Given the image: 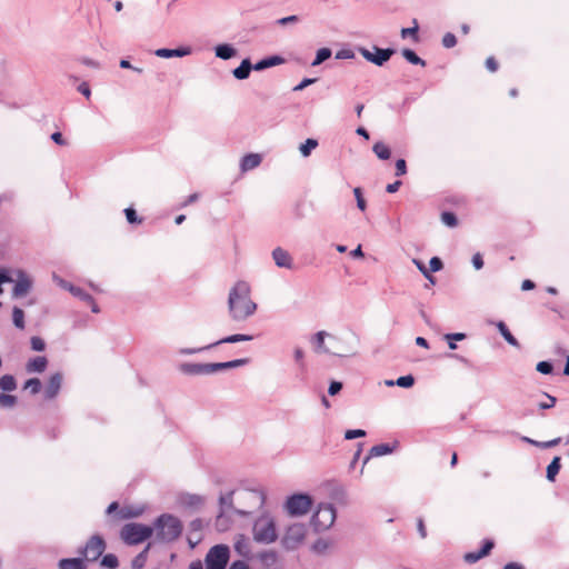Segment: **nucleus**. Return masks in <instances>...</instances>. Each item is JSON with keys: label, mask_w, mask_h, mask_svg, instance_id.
I'll list each match as a JSON object with an SVG mask.
<instances>
[{"label": "nucleus", "mask_w": 569, "mask_h": 569, "mask_svg": "<svg viewBox=\"0 0 569 569\" xmlns=\"http://www.w3.org/2000/svg\"><path fill=\"white\" fill-rule=\"evenodd\" d=\"M233 493H234V491H229L219 497V506H220V513L218 516L219 519H221L224 515H227L229 512H233L241 517L249 515V511L233 507Z\"/></svg>", "instance_id": "12"}, {"label": "nucleus", "mask_w": 569, "mask_h": 569, "mask_svg": "<svg viewBox=\"0 0 569 569\" xmlns=\"http://www.w3.org/2000/svg\"><path fill=\"white\" fill-rule=\"evenodd\" d=\"M407 173V163L403 159L396 161V176L400 177Z\"/></svg>", "instance_id": "57"}, {"label": "nucleus", "mask_w": 569, "mask_h": 569, "mask_svg": "<svg viewBox=\"0 0 569 569\" xmlns=\"http://www.w3.org/2000/svg\"><path fill=\"white\" fill-rule=\"evenodd\" d=\"M331 53L332 52L329 48L319 49L316 53V58L312 61L311 66L317 67V66L321 64L323 61H326L327 59H329L331 57Z\"/></svg>", "instance_id": "38"}, {"label": "nucleus", "mask_w": 569, "mask_h": 569, "mask_svg": "<svg viewBox=\"0 0 569 569\" xmlns=\"http://www.w3.org/2000/svg\"><path fill=\"white\" fill-rule=\"evenodd\" d=\"M52 279L53 281L62 289L67 290L70 292V288H73V284L63 280L61 277H59L58 274L53 273L52 276Z\"/></svg>", "instance_id": "56"}, {"label": "nucleus", "mask_w": 569, "mask_h": 569, "mask_svg": "<svg viewBox=\"0 0 569 569\" xmlns=\"http://www.w3.org/2000/svg\"><path fill=\"white\" fill-rule=\"evenodd\" d=\"M243 501L248 502L252 507H262L264 503V495L258 490H247L242 492Z\"/></svg>", "instance_id": "22"}, {"label": "nucleus", "mask_w": 569, "mask_h": 569, "mask_svg": "<svg viewBox=\"0 0 569 569\" xmlns=\"http://www.w3.org/2000/svg\"><path fill=\"white\" fill-rule=\"evenodd\" d=\"M457 43V38L453 33L448 32L442 38V44L445 48H453Z\"/></svg>", "instance_id": "50"}, {"label": "nucleus", "mask_w": 569, "mask_h": 569, "mask_svg": "<svg viewBox=\"0 0 569 569\" xmlns=\"http://www.w3.org/2000/svg\"><path fill=\"white\" fill-rule=\"evenodd\" d=\"M396 446H391L389 443H380V445H377V446H373L370 451H369V455L365 458L363 460V466L369 461L370 458L372 457H381V456H385V455H389V453H392L393 450H395Z\"/></svg>", "instance_id": "24"}, {"label": "nucleus", "mask_w": 569, "mask_h": 569, "mask_svg": "<svg viewBox=\"0 0 569 569\" xmlns=\"http://www.w3.org/2000/svg\"><path fill=\"white\" fill-rule=\"evenodd\" d=\"M483 557L485 556L481 553V551L478 550L477 552H468V553H466L463 559L468 563H475V562H477L478 560H480Z\"/></svg>", "instance_id": "55"}, {"label": "nucleus", "mask_w": 569, "mask_h": 569, "mask_svg": "<svg viewBox=\"0 0 569 569\" xmlns=\"http://www.w3.org/2000/svg\"><path fill=\"white\" fill-rule=\"evenodd\" d=\"M353 194L357 200V207L359 210L365 211L367 209V202L363 198L361 188L357 187L353 189Z\"/></svg>", "instance_id": "46"}, {"label": "nucleus", "mask_w": 569, "mask_h": 569, "mask_svg": "<svg viewBox=\"0 0 569 569\" xmlns=\"http://www.w3.org/2000/svg\"><path fill=\"white\" fill-rule=\"evenodd\" d=\"M250 292V286L246 281H238L230 289L228 309L231 319L243 321L256 312L257 305L251 300Z\"/></svg>", "instance_id": "1"}, {"label": "nucleus", "mask_w": 569, "mask_h": 569, "mask_svg": "<svg viewBox=\"0 0 569 569\" xmlns=\"http://www.w3.org/2000/svg\"><path fill=\"white\" fill-rule=\"evenodd\" d=\"M106 550V542L100 536H92L80 551L87 561L98 560Z\"/></svg>", "instance_id": "11"}, {"label": "nucleus", "mask_w": 569, "mask_h": 569, "mask_svg": "<svg viewBox=\"0 0 569 569\" xmlns=\"http://www.w3.org/2000/svg\"><path fill=\"white\" fill-rule=\"evenodd\" d=\"M180 371L187 375H209L208 363H190L184 362L180 365Z\"/></svg>", "instance_id": "21"}, {"label": "nucleus", "mask_w": 569, "mask_h": 569, "mask_svg": "<svg viewBox=\"0 0 569 569\" xmlns=\"http://www.w3.org/2000/svg\"><path fill=\"white\" fill-rule=\"evenodd\" d=\"M552 365L551 362L549 361H540L538 362L537 365V370L540 372V373H543V375H549L552 372Z\"/></svg>", "instance_id": "54"}, {"label": "nucleus", "mask_w": 569, "mask_h": 569, "mask_svg": "<svg viewBox=\"0 0 569 569\" xmlns=\"http://www.w3.org/2000/svg\"><path fill=\"white\" fill-rule=\"evenodd\" d=\"M521 440L527 442V443H530V445H532L535 447L542 448V449H548V448H552V447L559 445L560 441H561V438H555L552 440L543 441V442L533 440V439H531L529 437H522Z\"/></svg>", "instance_id": "31"}, {"label": "nucleus", "mask_w": 569, "mask_h": 569, "mask_svg": "<svg viewBox=\"0 0 569 569\" xmlns=\"http://www.w3.org/2000/svg\"><path fill=\"white\" fill-rule=\"evenodd\" d=\"M48 360L46 357H36L33 359H30L27 363V371L29 373L32 372H43L47 368Z\"/></svg>", "instance_id": "25"}, {"label": "nucleus", "mask_w": 569, "mask_h": 569, "mask_svg": "<svg viewBox=\"0 0 569 569\" xmlns=\"http://www.w3.org/2000/svg\"><path fill=\"white\" fill-rule=\"evenodd\" d=\"M41 381L38 378H31L26 381L23 388L29 390L32 395H37L41 390Z\"/></svg>", "instance_id": "41"}, {"label": "nucleus", "mask_w": 569, "mask_h": 569, "mask_svg": "<svg viewBox=\"0 0 569 569\" xmlns=\"http://www.w3.org/2000/svg\"><path fill=\"white\" fill-rule=\"evenodd\" d=\"M472 264L476 270H480L483 267V259L479 252L472 256Z\"/></svg>", "instance_id": "63"}, {"label": "nucleus", "mask_w": 569, "mask_h": 569, "mask_svg": "<svg viewBox=\"0 0 569 569\" xmlns=\"http://www.w3.org/2000/svg\"><path fill=\"white\" fill-rule=\"evenodd\" d=\"M318 147V141L316 139L309 138L303 143L300 144L299 151L302 157L307 158L310 156L311 151Z\"/></svg>", "instance_id": "35"}, {"label": "nucleus", "mask_w": 569, "mask_h": 569, "mask_svg": "<svg viewBox=\"0 0 569 569\" xmlns=\"http://www.w3.org/2000/svg\"><path fill=\"white\" fill-rule=\"evenodd\" d=\"M252 339H253V337L250 335L237 333V335H232V336L222 338V339L207 346V348H212V347H216L221 343H236V342H242V341H251Z\"/></svg>", "instance_id": "27"}, {"label": "nucleus", "mask_w": 569, "mask_h": 569, "mask_svg": "<svg viewBox=\"0 0 569 569\" xmlns=\"http://www.w3.org/2000/svg\"><path fill=\"white\" fill-rule=\"evenodd\" d=\"M560 457H555L547 467V479L551 482L556 480V476L560 470Z\"/></svg>", "instance_id": "32"}, {"label": "nucleus", "mask_w": 569, "mask_h": 569, "mask_svg": "<svg viewBox=\"0 0 569 569\" xmlns=\"http://www.w3.org/2000/svg\"><path fill=\"white\" fill-rule=\"evenodd\" d=\"M283 61H284V59L282 57H280V56H271V57H268V58H264V59L258 61L253 66V69L257 70V71H261V70H264L267 68H271V67L281 64Z\"/></svg>", "instance_id": "26"}, {"label": "nucleus", "mask_w": 569, "mask_h": 569, "mask_svg": "<svg viewBox=\"0 0 569 569\" xmlns=\"http://www.w3.org/2000/svg\"><path fill=\"white\" fill-rule=\"evenodd\" d=\"M230 560V548L220 543L211 547L204 557V569H226Z\"/></svg>", "instance_id": "7"}, {"label": "nucleus", "mask_w": 569, "mask_h": 569, "mask_svg": "<svg viewBox=\"0 0 569 569\" xmlns=\"http://www.w3.org/2000/svg\"><path fill=\"white\" fill-rule=\"evenodd\" d=\"M152 528L157 540L171 542L180 537L182 522L173 515L163 513L156 519Z\"/></svg>", "instance_id": "2"}, {"label": "nucleus", "mask_w": 569, "mask_h": 569, "mask_svg": "<svg viewBox=\"0 0 569 569\" xmlns=\"http://www.w3.org/2000/svg\"><path fill=\"white\" fill-rule=\"evenodd\" d=\"M252 537L258 543L271 545L278 539L274 517L269 512L261 513L252 525Z\"/></svg>", "instance_id": "3"}, {"label": "nucleus", "mask_w": 569, "mask_h": 569, "mask_svg": "<svg viewBox=\"0 0 569 569\" xmlns=\"http://www.w3.org/2000/svg\"><path fill=\"white\" fill-rule=\"evenodd\" d=\"M342 389V383L339 381H332L329 386L328 392L330 396H336Z\"/></svg>", "instance_id": "61"}, {"label": "nucleus", "mask_w": 569, "mask_h": 569, "mask_svg": "<svg viewBox=\"0 0 569 569\" xmlns=\"http://www.w3.org/2000/svg\"><path fill=\"white\" fill-rule=\"evenodd\" d=\"M30 342H31V348L34 351H43L46 348V343L40 337H32Z\"/></svg>", "instance_id": "53"}, {"label": "nucleus", "mask_w": 569, "mask_h": 569, "mask_svg": "<svg viewBox=\"0 0 569 569\" xmlns=\"http://www.w3.org/2000/svg\"><path fill=\"white\" fill-rule=\"evenodd\" d=\"M401 53H402V57L411 64H419L422 67L426 66V61L423 59H421L420 57H418L413 50L403 49Z\"/></svg>", "instance_id": "37"}, {"label": "nucleus", "mask_w": 569, "mask_h": 569, "mask_svg": "<svg viewBox=\"0 0 569 569\" xmlns=\"http://www.w3.org/2000/svg\"><path fill=\"white\" fill-rule=\"evenodd\" d=\"M233 549L242 558L249 559L252 556L251 541L247 536L242 533H238L234 536Z\"/></svg>", "instance_id": "14"}, {"label": "nucleus", "mask_w": 569, "mask_h": 569, "mask_svg": "<svg viewBox=\"0 0 569 569\" xmlns=\"http://www.w3.org/2000/svg\"><path fill=\"white\" fill-rule=\"evenodd\" d=\"M496 326H497L499 332L501 333V336L505 338V340L509 345L515 346V347L519 346L517 339L511 335V332L509 331V329L507 328L505 322L499 321V322H497Z\"/></svg>", "instance_id": "33"}, {"label": "nucleus", "mask_w": 569, "mask_h": 569, "mask_svg": "<svg viewBox=\"0 0 569 569\" xmlns=\"http://www.w3.org/2000/svg\"><path fill=\"white\" fill-rule=\"evenodd\" d=\"M70 293L84 302L91 301V296L79 287L73 286V288H70Z\"/></svg>", "instance_id": "48"}, {"label": "nucleus", "mask_w": 569, "mask_h": 569, "mask_svg": "<svg viewBox=\"0 0 569 569\" xmlns=\"http://www.w3.org/2000/svg\"><path fill=\"white\" fill-rule=\"evenodd\" d=\"M228 569H250L243 560L233 561Z\"/></svg>", "instance_id": "64"}, {"label": "nucleus", "mask_w": 569, "mask_h": 569, "mask_svg": "<svg viewBox=\"0 0 569 569\" xmlns=\"http://www.w3.org/2000/svg\"><path fill=\"white\" fill-rule=\"evenodd\" d=\"M313 505L311 496L307 493H295L287 498L284 509L292 517L307 515Z\"/></svg>", "instance_id": "8"}, {"label": "nucleus", "mask_w": 569, "mask_h": 569, "mask_svg": "<svg viewBox=\"0 0 569 569\" xmlns=\"http://www.w3.org/2000/svg\"><path fill=\"white\" fill-rule=\"evenodd\" d=\"M149 547H147L143 551H141L134 559L132 560V568L133 569H140L143 567L146 559H147V552Z\"/></svg>", "instance_id": "45"}, {"label": "nucleus", "mask_w": 569, "mask_h": 569, "mask_svg": "<svg viewBox=\"0 0 569 569\" xmlns=\"http://www.w3.org/2000/svg\"><path fill=\"white\" fill-rule=\"evenodd\" d=\"M412 262L416 264L418 270L423 274L427 280H432V274L426 268L425 263L418 259H413Z\"/></svg>", "instance_id": "51"}, {"label": "nucleus", "mask_w": 569, "mask_h": 569, "mask_svg": "<svg viewBox=\"0 0 569 569\" xmlns=\"http://www.w3.org/2000/svg\"><path fill=\"white\" fill-rule=\"evenodd\" d=\"M59 569H87L81 558H66L58 562Z\"/></svg>", "instance_id": "30"}, {"label": "nucleus", "mask_w": 569, "mask_h": 569, "mask_svg": "<svg viewBox=\"0 0 569 569\" xmlns=\"http://www.w3.org/2000/svg\"><path fill=\"white\" fill-rule=\"evenodd\" d=\"M366 431L362 429H353V430H347L345 433V439L352 440L356 438L365 437Z\"/></svg>", "instance_id": "52"}, {"label": "nucleus", "mask_w": 569, "mask_h": 569, "mask_svg": "<svg viewBox=\"0 0 569 569\" xmlns=\"http://www.w3.org/2000/svg\"><path fill=\"white\" fill-rule=\"evenodd\" d=\"M445 339L448 341V347L451 350H455V349H457V345L453 343V340L461 341V340L466 339V335L462 332L447 333V335H445Z\"/></svg>", "instance_id": "42"}, {"label": "nucleus", "mask_w": 569, "mask_h": 569, "mask_svg": "<svg viewBox=\"0 0 569 569\" xmlns=\"http://www.w3.org/2000/svg\"><path fill=\"white\" fill-rule=\"evenodd\" d=\"M248 363V359H236L227 362H216V363H208L209 367V375L216 373L220 370L224 369H233L241 366H244Z\"/></svg>", "instance_id": "19"}, {"label": "nucleus", "mask_w": 569, "mask_h": 569, "mask_svg": "<svg viewBox=\"0 0 569 569\" xmlns=\"http://www.w3.org/2000/svg\"><path fill=\"white\" fill-rule=\"evenodd\" d=\"M259 558L264 565H273L277 560V555L274 551H264L260 553Z\"/></svg>", "instance_id": "49"}, {"label": "nucleus", "mask_w": 569, "mask_h": 569, "mask_svg": "<svg viewBox=\"0 0 569 569\" xmlns=\"http://www.w3.org/2000/svg\"><path fill=\"white\" fill-rule=\"evenodd\" d=\"M62 383V375L60 372L53 373L44 389L46 399H53L58 396Z\"/></svg>", "instance_id": "16"}, {"label": "nucleus", "mask_w": 569, "mask_h": 569, "mask_svg": "<svg viewBox=\"0 0 569 569\" xmlns=\"http://www.w3.org/2000/svg\"><path fill=\"white\" fill-rule=\"evenodd\" d=\"M330 337L332 335L328 333L327 331H318L315 333L311 338V343L313 346V349L317 353H329L330 355V347L326 346L325 340L328 338L330 340Z\"/></svg>", "instance_id": "17"}, {"label": "nucleus", "mask_w": 569, "mask_h": 569, "mask_svg": "<svg viewBox=\"0 0 569 569\" xmlns=\"http://www.w3.org/2000/svg\"><path fill=\"white\" fill-rule=\"evenodd\" d=\"M214 53L217 58H220L222 60L231 59L236 56L237 51L236 49L228 43L218 44L214 48Z\"/></svg>", "instance_id": "28"}, {"label": "nucleus", "mask_w": 569, "mask_h": 569, "mask_svg": "<svg viewBox=\"0 0 569 569\" xmlns=\"http://www.w3.org/2000/svg\"><path fill=\"white\" fill-rule=\"evenodd\" d=\"M441 221L443 224L448 227H456L458 224V219L455 213L446 211L441 213Z\"/></svg>", "instance_id": "44"}, {"label": "nucleus", "mask_w": 569, "mask_h": 569, "mask_svg": "<svg viewBox=\"0 0 569 569\" xmlns=\"http://www.w3.org/2000/svg\"><path fill=\"white\" fill-rule=\"evenodd\" d=\"M17 403V397L6 393H0V407L12 408Z\"/></svg>", "instance_id": "43"}, {"label": "nucleus", "mask_w": 569, "mask_h": 569, "mask_svg": "<svg viewBox=\"0 0 569 569\" xmlns=\"http://www.w3.org/2000/svg\"><path fill=\"white\" fill-rule=\"evenodd\" d=\"M355 53L350 49H342L336 53V59H352Z\"/></svg>", "instance_id": "62"}, {"label": "nucleus", "mask_w": 569, "mask_h": 569, "mask_svg": "<svg viewBox=\"0 0 569 569\" xmlns=\"http://www.w3.org/2000/svg\"><path fill=\"white\" fill-rule=\"evenodd\" d=\"M307 527L303 523H293L289 526L281 539V545L286 550H296L305 541Z\"/></svg>", "instance_id": "9"}, {"label": "nucleus", "mask_w": 569, "mask_h": 569, "mask_svg": "<svg viewBox=\"0 0 569 569\" xmlns=\"http://www.w3.org/2000/svg\"><path fill=\"white\" fill-rule=\"evenodd\" d=\"M190 53H191V49L189 47H181V48H177V49L161 48V49H157L154 51V54L159 58H173V57L182 58V57L189 56Z\"/></svg>", "instance_id": "20"}, {"label": "nucleus", "mask_w": 569, "mask_h": 569, "mask_svg": "<svg viewBox=\"0 0 569 569\" xmlns=\"http://www.w3.org/2000/svg\"><path fill=\"white\" fill-rule=\"evenodd\" d=\"M124 213H126L128 222H130V223L141 222V220L138 218L137 212H136L134 209L127 208L124 210Z\"/></svg>", "instance_id": "58"}, {"label": "nucleus", "mask_w": 569, "mask_h": 569, "mask_svg": "<svg viewBox=\"0 0 569 569\" xmlns=\"http://www.w3.org/2000/svg\"><path fill=\"white\" fill-rule=\"evenodd\" d=\"M12 321H13V325L19 328V329H23L24 328V312L21 308L19 307H14L13 310H12Z\"/></svg>", "instance_id": "39"}, {"label": "nucleus", "mask_w": 569, "mask_h": 569, "mask_svg": "<svg viewBox=\"0 0 569 569\" xmlns=\"http://www.w3.org/2000/svg\"><path fill=\"white\" fill-rule=\"evenodd\" d=\"M32 287V281L23 271L18 272V279L12 290L13 298H21L26 296Z\"/></svg>", "instance_id": "15"}, {"label": "nucleus", "mask_w": 569, "mask_h": 569, "mask_svg": "<svg viewBox=\"0 0 569 569\" xmlns=\"http://www.w3.org/2000/svg\"><path fill=\"white\" fill-rule=\"evenodd\" d=\"M204 498L194 493H182L178 497V505L187 510H199L204 505Z\"/></svg>", "instance_id": "13"}, {"label": "nucleus", "mask_w": 569, "mask_h": 569, "mask_svg": "<svg viewBox=\"0 0 569 569\" xmlns=\"http://www.w3.org/2000/svg\"><path fill=\"white\" fill-rule=\"evenodd\" d=\"M252 68L253 66L251 64L250 60L244 59L240 66L232 71V74L238 80H244L249 77Z\"/></svg>", "instance_id": "29"}, {"label": "nucleus", "mask_w": 569, "mask_h": 569, "mask_svg": "<svg viewBox=\"0 0 569 569\" xmlns=\"http://www.w3.org/2000/svg\"><path fill=\"white\" fill-rule=\"evenodd\" d=\"M373 51H370L367 48L360 47L358 48L359 53L369 62L381 67L383 66L395 53V50L391 48L381 49L373 46Z\"/></svg>", "instance_id": "10"}, {"label": "nucleus", "mask_w": 569, "mask_h": 569, "mask_svg": "<svg viewBox=\"0 0 569 569\" xmlns=\"http://www.w3.org/2000/svg\"><path fill=\"white\" fill-rule=\"evenodd\" d=\"M359 339L353 333L330 337V355L337 357H353L358 353Z\"/></svg>", "instance_id": "4"}, {"label": "nucleus", "mask_w": 569, "mask_h": 569, "mask_svg": "<svg viewBox=\"0 0 569 569\" xmlns=\"http://www.w3.org/2000/svg\"><path fill=\"white\" fill-rule=\"evenodd\" d=\"M430 270L433 272H437L442 269L443 264L440 258L433 257L429 261Z\"/></svg>", "instance_id": "60"}, {"label": "nucleus", "mask_w": 569, "mask_h": 569, "mask_svg": "<svg viewBox=\"0 0 569 569\" xmlns=\"http://www.w3.org/2000/svg\"><path fill=\"white\" fill-rule=\"evenodd\" d=\"M546 397H547V401H543V402L539 403V408L542 409V410L550 409V408L555 407L556 401H557L553 396H550V395L546 393Z\"/></svg>", "instance_id": "59"}, {"label": "nucleus", "mask_w": 569, "mask_h": 569, "mask_svg": "<svg viewBox=\"0 0 569 569\" xmlns=\"http://www.w3.org/2000/svg\"><path fill=\"white\" fill-rule=\"evenodd\" d=\"M372 150L376 153V156L381 160H388L391 156L389 147L381 141L376 142L373 144Z\"/></svg>", "instance_id": "34"}, {"label": "nucleus", "mask_w": 569, "mask_h": 569, "mask_svg": "<svg viewBox=\"0 0 569 569\" xmlns=\"http://www.w3.org/2000/svg\"><path fill=\"white\" fill-rule=\"evenodd\" d=\"M415 383V378L411 375L399 377L396 385L401 388H410Z\"/></svg>", "instance_id": "47"}, {"label": "nucleus", "mask_w": 569, "mask_h": 569, "mask_svg": "<svg viewBox=\"0 0 569 569\" xmlns=\"http://www.w3.org/2000/svg\"><path fill=\"white\" fill-rule=\"evenodd\" d=\"M153 533V528L147 525L131 522L122 527L120 537L128 545H138Z\"/></svg>", "instance_id": "6"}, {"label": "nucleus", "mask_w": 569, "mask_h": 569, "mask_svg": "<svg viewBox=\"0 0 569 569\" xmlns=\"http://www.w3.org/2000/svg\"><path fill=\"white\" fill-rule=\"evenodd\" d=\"M261 156L258 153H248L244 157H242L240 162V169L242 172H247L249 170H252L261 163Z\"/></svg>", "instance_id": "23"}, {"label": "nucleus", "mask_w": 569, "mask_h": 569, "mask_svg": "<svg viewBox=\"0 0 569 569\" xmlns=\"http://www.w3.org/2000/svg\"><path fill=\"white\" fill-rule=\"evenodd\" d=\"M272 259L277 267L290 269L292 267V258L289 252L280 247L272 250Z\"/></svg>", "instance_id": "18"}, {"label": "nucleus", "mask_w": 569, "mask_h": 569, "mask_svg": "<svg viewBox=\"0 0 569 569\" xmlns=\"http://www.w3.org/2000/svg\"><path fill=\"white\" fill-rule=\"evenodd\" d=\"M336 518L335 507L331 503L321 502L311 518V525L316 531H326L333 526Z\"/></svg>", "instance_id": "5"}, {"label": "nucleus", "mask_w": 569, "mask_h": 569, "mask_svg": "<svg viewBox=\"0 0 569 569\" xmlns=\"http://www.w3.org/2000/svg\"><path fill=\"white\" fill-rule=\"evenodd\" d=\"M101 566L107 569H116L119 566L118 558L113 553H107L101 559Z\"/></svg>", "instance_id": "40"}, {"label": "nucleus", "mask_w": 569, "mask_h": 569, "mask_svg": "<svg viewBox=\"0 0 569 569\" xmlns=\"http://www.w3.org/2000/svg\"><path fill=\"white\" fill-rule=\"evenodd\" d=\"M17 388V382L13 376L4 375L0 378V389L3 391H13Z\"/></svg>", "instance_id": "36"}]
</instances>
